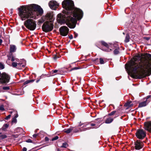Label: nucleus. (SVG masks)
<instances>
[{
	"mask_svg": "<svg viewBox=\"0 0 151 151\" xmlns=\"http://www.w3.org/2000/svg\"><path fill=\"white\" fill-rule=\"evenodd\" d=\"M37 136V134H34L33 135V137L35 138Z\"/></svg>",
	"mask_w": 151,
	"mask_h": 151,
	"instance_id": "obj_39",
	"label": "nucleus"
},
{
	"mask_svg": "<svg viewBox=\"0 0 151 151\" xmlns=\"http://www.w3.org/2000/svg\"><path fill=\"white\" fill-rule=\"evenodd\" d=\"M7 136L5 134H2L0 136V139H4L6 138Z\"/></svg>",
	"mask_w": 151,
	"mask_h": 151,
	"instance_id": "obj_24",
	"label": "nucleus"
},
{
	"mask_svg": "<svg viewBox=\"0 0 151 151\" xmlns=\"http://www.w3.org/2000/svg\"><path fill=\"white\" fill-rule=\"evenodd\" d=\"M59 31L60 34L63 36H66L69 32V29L66 26H63L61 27Z\"/></svg>",
	"mask_w": 151,
	"mask_h": 151,
	"instance_id": "obj_9",
	"label": "nucleus"
},
{
	"mask_svg": "<svg viewBox=\"0 0 151 151\" xmlns=\"http://www.w3.org/2000/svg\"><path fill=\"white\" fill-rule=\"evenodd\" d=\"M47 19L50 20V21L52 22L53 20V15L52 14L49 13L46 14L45 16Z\"/></svg>",
	"mask_w": 151,
	"mask_h": 151,
	"instance_id": "obj_16",
	"label": "nucleus"
},
{
	"mask_svg": "<svg viewBox=\"0 0 151 151\" xmlns=\"http://www.w3.org/2000/svg\"><path fill=\"white\" fill-rule=\"evenodd\" d=\"M119 52V49H116L114 51V55L118 54Z\"/></svg>",
	"mask_w": 151,
	"mask_h": 151,
	"instance_id": "obj_26",
	"label": "nucleus"
},
{
	"mask_svg": "<svg viewBox=\"0 0 151 151\" xmlns=\"http://www.w3.org/2000/svg\"><path fill=\"white\" fill-rule=\"evenodd\" d=\"M58 72V70H53L52 71V72L53 73H56Z\"/></svg>",
	"mask_w": 151,
	"mask_h": 151,
	"instance_id": "obj_37",
	"label": "nucleus"
},
{
	"mask_svg": "<svg viewBox=\"0 0 151 151\" xmlns=\"http://www.w3.org/2000/svg\"><path fill=\"white\" fill-rule=\"evenodd\" d=\"M144 128L146 130L151 133V121L144 123Z\"/></svg>",
	"mask_w": 151,
	"mask_h": 151,
	"instance_id": "obj_12",
	"label": "nucleus"
},
{
	"mask_svg": "<svg viewBox=\"0 0 151 151\" xmlns=\"http://www.w3.org/2000/svg\"><path fill=\"white\" fill-rule=\"evenodd\" d=\"M18 116V115L17 114L15 116V118H16Z\"/></svg>",
	"mask_w": 151,
	"mask_h": 151,
	"instance_id": "obj_43",
	"label": "nucleus"
},
{
	"mask_svg": "<svg viewBox=\"0 0 151 151\" xmlns=\"http://www.w3.org/2000/svg\"><path fill=\"white\" fill-rule=\"evenodd\" d=\"M25 26L31 30H33L36 28V24L35 21L31 19H28L24 23Z\"/></svg>",
	"mask_w": 151,
	"mask_h": 151,
	"instance_id": "obj_4",
	"label": "nucleus"
},
{
	"mask_svg": "<svg viewBox=\"0 0 151 151\" xmlns=\"http://www.w3.org/2000/svg\"><path fill=\"white\" fill-rule=\"evenodd\" d=\"M39 81V80H37V81H36V82L37 83H38Z\"/></svg>",
	"mask_w": 151,
	"mask_h": 151,
	"instance_id": "obj_47",
	"label": "nucleus"
},
{
	"mask_svg": "<svg viewBox=\"0 0 151 151\" xmlns=\"http://www.w3.org/2000/svg\"><path fill=\"white\" fill-rule=\"evenodd\" d=\"M54 59H56V58L55 57H54Z\"/></svg>",
	"mask_w": 151,
	"mask_h": 151,
	"instance_id": "obj_51",
	"label": "nucleus"
},
{
	"mask_svg": "<svg viewBox=\"0 0 151 151\" xmlns=\"http://www.w3.org/2000/svg\"><path fill=\"white\" fill-rule=\"evenodd\" d=\"M18 10L19 15L22 20L29 18L35 19L36 16L41 15L43 13L42 9L35 4L22 6Z\"/></svg>",
	"mask_w": 151,
	"mask_h": 151,
	"instance_id": "obj_3",
	"label": "nucleus"
},
{
	"mask_svg": "<svg viewBox=\"0 0 151 151\" xmlns=\"http://www.w3.org/2000/svg\"><path fill=\"white\" fill-rule=\"evenodd\" d=\"M27 148L25 147H24L22 149V151H27Z\"/></svg>",
	"mask_w": 151,
	"mask_h": 151,
	"instance_id": "obj_40",
	"label": "nucleus"
},
{
	"mask_svg": "<svg viewBox=\"0 0 151 151\" xmlns=\"http://www.w3.org/2000/svg\"><path fill=\"white\" fill-rule=\"evenodd\" d=\"M91 127H93L94 126H95V127H87V128H86L85 130L89 129H92H92L97 128H98L99 127V126L98 125H96L95 124H91Z\"/></svg>",
	"mask_w": 151,
	"mask_h": 151,
	"instance_id": "obj_19",
	"label": "nucleus"
},
{
	"mask_svg": "<svg viewBox=\"0 0 151 151\" xmlns=\"http://www.w3.org/2000/svg\"><path fill=\"white\" fill-rule=\"evenodd\" d=\"M9 126V125L8 124H5L4 125L3 127V129H5L6 128H7Z\"/></svg>",
	"mask_w": 151,
	"mask_h": 151,
	"instance_id": "obj_27",
	"label": "nucleus"
},
{
	"mask_svg": "<svg viewBox=\"0 0 151 151\" xmlns=\"http://www.w3.org/2000/svg\"><path fill=\"white\" fill-rule=\"evenodd\" d=\"M135 134L137 138L140 139H143L146 136V133L142 129L137 130Z\"/></svg>",
	"mask_w": 151,
	"mask_h": 151,
	"instance_id": "obj_8",
	"label": "nucleus"
},
{
	"mask_svg": "<svg viewBox=\"0 0 151 151\" xmlns=\"http://www.w3.org/2000/svg\"><path fill=\"white\" fill-rule=\"evenodd\" d=\"M143 143L140 140L137 139L134 143V148L136 150H139L144 147Z\"/></svg>",
	"mask_w": 151,
	"mask_h": 151,
	"instance_id": "obj_7",
	"label": "nucleus"
},
{
	"mask_svg": "<svg viewBox=\"0 0 151 151\" xmlns=\"http://www.w3.org/2000/svg\"><path fill=\"white\" fill-rule=\"evenodd\" d=\"M34 81V80H27L24 82V85H26V84H27L30 82H33Z\"/></svg>",
	"mask_w": 151,
	"mask_h": 151,
	"instance_id": "obj_23",
	"label": "nucleus"
},
{
	"mask_svg": "<svg viewBox=\"0 0 151 151\" xmlns=\"http://www.w3.org/2000/svg\"><path fill=\"white\" fill-rule=\"evenodd\" d=\"M147 40H148L149 39V38H147L146 39Z\"/></svg>",
	"mask_w": 151,
	"mask_h": 151,
	"instance_id": "obj_49",
	"label": "nucleus"
},
{
	"mask_svg": "<svg viewBox=\"0 0 151 151\" xmlns=\"http://www.w3.org/2000/svg\"><path fill=\"white\" fill-rule=\"evenodd\" d=\"M49 5L50 8L53 10H55L59 6L58 4L56 1H50Z\"/></svg>",
	"mask_w": 151,
	"mask_h": 151,
	"instance_id": "obj_11",
	"label": "nucleus"
},
{
	"mask_svg": "<svg viewBox=\"0 0 151 151\" xmlns=\"http://www.w3.org/2000/svg\"><path fill=\"white\" fill-rule=\"evenodd\" d=\"M10 50L11 52H15L16 50V46L14 45H11L10 46Z\"/></svg>",
	"mask_w": 151,
	"mask_h": 151,
	"instance_id": "obj_18",
	"label": "nucleus"
},
{
	"mask_svg": "<svg viewBox=\"0 0 151 151\" xmlns=\"http://www.w3.org/2000/svg\"><path fill=\"white\" fill-rule=\"evenodd\" d=\"M11 115L10 114H9L7 116L5 119L6 120H8L11 117Z\"/></svg>",
	"mask_w": 151,
	"mask_h": 151,
	"instance_id": "obj_35",
	"label": "nucleus"
},
{
	"mask_svg": "<svg viewBox=\"0 0 151 151\" xmlns=\"http://www.w3.org/2000/svg\"><path fill=\"white\" fill-rule=\"evenodd\" d=\"M4 110V105H3L0 106V110L3 111Z\"/></svg>",
	"mask_w": 151,
	"mask_h": 151,
	"instance_id": "obj_31",
	"label": "nucleus"
},
{
	"mask_svg": "<svg viewBox=\"0 0 151 151\" xmlns=\"http://www.w3.org/2000/svg\"><path fill=\"white\" fill-rule=\"evenodd\" d=\"M1 35H0V38H1Z\"/></svg>",
	"mask_w": 151,
	"mask_h": 151,
	"instance_id": "obj_52",
	"label": "nucleus"
},
{
	"mask_svg": "<svg viewBox=\"0 0 151 151\" xmlns=\"http://www.w3.org/2000/svg\"><path fill=\"white\" fill-rule=\"evenodd\" d=\"M8 59L6 61V63L9 64V61L11 60L12 61H16L17 62L19 61V59L17 58H16L13 56L12 55H7Z\"/></svg>",
	"mask_w": 151,
	"mask_h": 151,
	"instance_id": "obj_14",
	"label": "nucleus"
},
{
	"mask_svg": "<svg viewBox=\"0 0 151 151\" xmlns=\"http://www.w3.org/2000/svg\"><path fill=\"white\" fill-rule=\"evenodd\" d=\"M126 69L132 74L143 78L151 74V55L138 54L125 65Z\"/></svg>",
	"mask_w": 151,
	"mask_h": 151,
	"instance_id": "obj_1",
	"label": "nucleus"
},
{
	"mask_svg": "<svg viewBox=\"0 0 151 151\" xmlns=\"http://www.w3.org/2000/svg\"><path fill=\"white\" fill-rule=\"evenodd\" d=\"M77 36V35H75V36H74V37L75 38H76Z\"/></svg>",
	"mask_w": 151,
	"mask_h": 151,
	"instance_id": "obj_45",
	"label": "nucleus"
},
{
	"mask_svg": "<svg viewBox=\"0 0 151 151\" xmlns=\"http://www.w3.org/2000/svg\"><path fill=\"white\" fill-rule=\"evenodd\" d=\"M63 7L66 9L64 14H59L57 20L61 23L65 22L70 28H74L76 25L77 19L80 20L83 16L82 11L78 8L74 9L73 2L70 0L64 1L62 3Z\"/></svg>",
	"mask_w": 151,
	"mask_h": 151,
	"instance_id": "obj_2",
	"label": "nucleus"
},
{
	"mask_svg": "<svg viewBox=\"0 0 151 151\" xmlns=\"http://www.w3.org/2000/svg\"><path fill=\"white\" fill-rule=\"evenodd\" d=\"M58 151H60V150L59 149H58Z\"/></svg>",
	"mask_w": 151,
	"mask_h": 151,
	"instance_id": "obj_50",
	"label": "nucleus"
},
{
	"mask_svg": "<svg viewBox=\"0 0 151 151\" xmlns=\"http://www.w3.org/2000/svg\"><path fill=\"white\" fill-rule=\"evenodd\" d=\"M101 43L106 48V49L104 50L107 52H109L112 50V49L113 48L112 47L113 46V44L110 43L108 44L104 41H102Z\"/></svg>",
	"mask_w": 151,
	"mask_h": 151,
	"instance_id": "obj_10",
	"label": "nucleus"
},
{
	"mask_svg": "<svg viewBox=\"0 0 151 151\" xmlns=\"http://www.w3.org/2000/svg\"><path fill=\"white\" fill-rule=\"evenodd\" d=\"M2 42V40L1 39H0V45H1Z\"/></svg>",
	"mask_w": 151,
	"mask_h": 151,
	"instance_id": "obj_42",
	"label": "nucleus"
},
{
	"mask_svg": "<svg viewBox=\"0 0 151 151\" xmlns=\"http://www.w3.org/2000/svg\"><path fill=\"white\" fill-rule=\"evenodd\" d=\"M4 68V65L1 63H0V68L1 69H3Z\"/></svg>",
	"mask_w": 151,
	"mask_h": 151,
	"instance_id": "obj_29",
	"label": "nucleus"
},
{
	"mask_svg": "<svg viewBox=\"0 0 151 151\" xmlns=\"http://www.w3.org/2000/svg\"><path fill=\"white\" fill-rule=\"evenodd\" d=\"M13 62L12 63V66L14 67H16L17 66V68L19 69H21L22 68L21 67V65L22 64L20 63L19 60V61L17 62L16 61H12Z\"/></svg>",
	"mask_w": 151,
	"mask_h": 151,
	"instance_id": "obj_15",
	"label": "nucleus"
},
{
	"mask_svg": "<svg viewBox=\"0 0 151 151\" xmlns=\"http://www.w3.org/2000/svg\"><path fill=\"white\" fill-rule=\"evenodd\" d=\"M16 132H18V131L17 130H22V129L20 128H17L16 129Z\"/></svg>",
	"mask_w": 151,
	"mask_h": 151,
	"instance_id": "obj_38",
	"label": "nucleus"
},
{
	"mask_svg": "<svg viewBox=\"0 0 151 151\" xmlns=\"http://www.w3.org/2000/svg\"><path fill=\"white\" fill-rule=\"evenodd\" d=\"M26 142H27L32 143V141L30 139H29L26 140Z\"/></svg>",
	"mask_w": 151,
	"mask_h": 151,
	"instance_id": "obj_36",
	"label": "nucleus"
},
{
	"mask_svg": "<svg viewBox=\"0 0 151 151\" xmlns=\"http://www.w3.org/2000/svg\"><path fill=\"white\" fill-rule=\"evenodd\" d=\"M17 122V120L16 118H13L12 121V123H16Z\"/></svg>",
	"mask_w": 151,
	"mask_h": 151,
	"instance_id": "obj_33",
	"label": "nucleus"
},
{
	"mask_svg": "<svg viewBox=\"0 0 151 151\" xmlns=\"http://www.w3.org/2000/svg\"><path fill=\"white\" fill-rule=\"evenodd\" d=\"M45 139L46 141H47L49 140V138L47 137H45Z\"/></svg>",
	"mask_w": 151,
	"mask_h": 151,
	"instance_id": "obj_41",
	"label": "nucleus"
},
{
	"mask_svg": "<svg viewBox=\"0 0 151 151\" xmlns=\"http://www.w3.org/2000/svg\"><path fill=\"white\" fill-rule=\"evenodd\" d=\"M116 112V111H113L111 112L108 115L110 116H112V115H114L115 113Z\"/></svg>",
	"mask_w": 151,
	"mask_h": 151,
	"instance_id": "obj_30",
	"label": "nucleus"
},
{
	"mask_svg": "<svg viewBox=\"0 0 151 151\" xmlns=\"http://www.w3.org/2000/svg\"><path fill=\"white\" fill-rule=\"evenodd\" d=\"M58 138H59V137L58 136H56L55 137L52 138V141H53L57 140L58 139Z\"/></svg>",
	"mask_w": 151,
	"mask_h": 151,
	"instance_id": "obj_34",
	"label": "nucleus"
},
{
	"mask_svg": "<svg viewBox=\"0 0 151 151\" xmlns=\"http://www.w3.org/2000/svg\"><path fill=\"white\" fill-rule=\"evenodd\" d=\"M42 28L43 31L45 32L51 31L53 28L52 22H46L43 24Z\"/></svg>",
	"mask_w": 151,
	"mask_h": 151,
	"instance_id": "obj_5",
	"label": "nucleus"
},
{
	"mask_svg": "<svg viewBox=\"0 0 151 151\" xmlns=\"http://www.w3.org/2000/svg\"><path fill=\"white\" fill-rule=\"evenodd\" d=\"M132 105V102L131 101H129L126 103L125 104L124 106H126L127 107H130Z\"/></svg>",
	"mask_w": 151,
	"mask_h": 151,
	"instance_id": "obj_21",
	"label": "nucleus"
},
{
	"mask_svg": "<svg viewBox=\"0 0 151 151\" xmlns=\"http://www.w3.org/2000/svg\"><path fill=\"white\" fill-rule=\"evenodd\" d=\"M3 89L4 90H9L10 88L9 86H4L3 88Z\"/></svg>",
	"mask_w": 151,
	"mask_h": 151,
	"instance_id": "obj_32",
	"label": "nucleus"
},
{
	"mask_svg": "<svg viewBox=\"0 0 151 151\" xmlns=\"http://www.w3.org/2000/svg\"><path fill=\"white\" fill-rule=\"evenodd\" d=\"M68 146V144L66 143H63L62 146L60 147H61L66 148Z\"/></svg>",
	"mask_w": 151,
	"mask_h": 151,
	"instance_id": "obj_25",
	"label": "nucleus"
},
{
	"mask_svg": "<svg viewBox=\"0 0 151 151\" xmlns=\"http://www.w3.org/2000/svg\"><path fill=\"white\" fill-rule=\"evenodd\" d=\"M100 63L101 64H103L104 63V59L102 58H99Z\"/></svg>",
	"mask_w": 151,
	"mask_h": 151,
	"instance_id": "obj_28",
	"label": "nucleus"
},
{
	"mask_svg": "<svg viewBox=\"0 0 151 151\" xmlns=\"http://www.w3.org/2000/svg\"><path fill=\"white\" fill-rule=\"evenodd\" d=\"M151 97L150 96H148L147 97L146 100L145 101L139 103V107H142L143 106H145L149 102V101L148 100V99Z\"/></svg>",
	"mask_w": 151,
	"mask_h": 151,
	"instance_id": "obj_13",
	"label": "nucleus"
},
{
	"mask_svg": "<svg viewBox=\"0 0 151 151\" xmlns=\"http://www.w3.org/2000/svg\"><path fill=\"white\" fill-rule=\"evenodd\" d=\"M10 76L5 72L1 73L0 72V83L4 84L7 83L9 81Z\"/></svg>",
	"mask_w": 151,
	"mask_h": 151,
	"instance_id": "obj_6",
	"label": "nucleus"
},
{
	"mask_svg": "<svg viewBox=\"0 0 151 151\" xmlns=\"http://www.w3.org/2000/svg\"><path fill=\"white\" fill-rule=\"evenodd\" d=\"M98 59H96L95 60H95V61H97V60L98 61Z\"/></svg>",
	"mask_w": 151,
	"mask_h": 151,
	"instance_id": "obj_46",
	"label": "nucleus"
},
{
	"mask_svg": "<svg viewBox=\"0 0 151 151\" xmlns=\"http://www.w3.org/2000/svg\"><path fill=\"white\" fill-rule=\"evenodd\" d=\"M73 129V127H70L69 128H68L67 129H65L63 131L64 132L67 133L68 134L70 133Z\"/></svg>",
	"mask_w": 151,
	"mask_h": 151,
	"instance_id": "obj_20",
	"label": "nucleus"
},
{
	"mask_svg": "<svg viewBox=\"0 0 151 151\" xmlns=\"http://www.w3.org/2000/svg\"><path fill=\"white\" fill-rule=\"evenodd\" d=\"M114 120V118L111 117H108L106 118L105 121V123L106 124H109L111 123Z\"/></svg>",
	"mask_w": 151,
	"mask_h": 151,
	"instance_id": "obj_17",
	"label": "nucleus"
},
{
	"mask_svg": "<svg viewBox=\"0 0 151 151\" xmlns=\"http://www.w3.org/2000/svg\"><path fill=\"white\" fill-rule=\"evenodd\" d=\"M3 92L2 90L0 88V92Z\"/></svg>",
	"mask_w": 151,
	"mask_h": 151,
	"instance_id": "obj_44",
	"label": "nucleus"
},
{
	"mask_svg": "<svg viewBox=\"0 0 151 151\" xmlns=\"http://www.w3.org/2000/svg\"><path fill=\"white\" fill-rule=\"evenodd\" d=\"M70 39H72V36H71H71H70Z\"/></svg>",
	"mask_w": 151,
	"mask_h": 151,
	"instance_id": "obj_48",
	"label": "nucleus"
},
{
	"mask_svg": "<svg viewBox=\"0 0 151 151\" xmlns=\"http://www.w3.org/2000/svg\"><path fill=\"white\" fill-rule=\"evenodd\" d=\"M129 35L127 34L126 35L124 41L126 42H127L129 41Z\"/></svg>",
	"mask_w": 151,
	"mask_h": 151,
	"instance_id": "obj_22",
	"label": "nucleus"
}]
</instances>
